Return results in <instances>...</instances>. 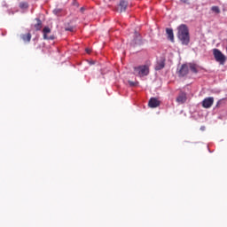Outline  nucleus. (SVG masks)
<instances>
[{
	"instance_id": "obj_4",
	"label": "nucleus",
	"mask_w": 227,
	"mask_h": 227,
	"mask_svg": "<svg viewBox=\"0 0 227 227\" xmlns=\"http://www.w3.org/2000/svg\"><path fill=\"white\" fill-rule=\"evenodd\" d=\"M201 106L202 107H204V109H210V107L214 106V98L213 97L205 98L201 102Z\"/></svg>"
},
{
	"instance_id": "obj_8",
	"label": "nucleus",
	"mask_w": 227,
	"mask_h": 227,
	"mask_svg": "<svg viewBox=\"0 0 227 227\" xmlns=\"http://www.w3.org/2000/svg\"><path fill=\"white\" fill-rule=\"evenodd\" d=\"M166 67V59H161L159 60L155 66V70H162Z\"/></svg>"
},
{
	"instance_id": "obj_19",
	"label": "nucleus",
	"mask_w": 227,
	"mask_h": 227,
	"mask_svg": "<svg viewBox=\"0 0 227 227\" xmlns=\"http://www.w3.org/2000/svg\"><path fill=\"white\" fill-rule=\"evenodd\" d=\"M128 82H129V86H131V87L137 86V82H136L129 81Z\"/></svg>"
},
{
	"instance_id": "obj_11",
	"label": "nucleus",
	"mask_w": 227,
	"mask_h": 227,
	"mask_svg": "<svg viewBox=\"0 0 227 227\" xmlns=\"http://www.w3.org/2000/svg\"><path fill=\"white\" fill-rule=\"evenodd\" d=\"M186 100H187V97L185 96V94H180L176 98V102H178V104H185Z\"/></svg>"
},
{
	"instance_id": "obj_20",
	"label": "nucleus",
	"mask_w": 227,
	"mask_h": 227,
	"mask_svg": "<svg viewBox=\"0 0 227 227\" xmlns=\"http://www.w3.org/2000/svg\"><path fill=\"white\" fill-rule=\"evenodd\" d=\"M86 52H87L88 54H90V52H91V51H90V49H86Z\"/></svg>"
},
{
	"instance_id": "obj_7",
	"label": "nucleus",
	"mask_w": 227,
	"mask_h": 227,
	"mask_svg": "<svg viewBox=\"0 0 227 227\" xmlns=\"http://www.w3.org/2000/svg\"><path fill=\"white\" fill-rule=\"evenodd\" d=\"M43 39L44 40H54V35H49V33H51V28L49 27H44L43 29Z\"/></svg>"
},
{
	"instance_id": "obj_3",
	"label": "nucleus",
	"mask_w": 227,
	"mask_h": 227,
	"mask_svg": "<svg viewBox=\"0 0 227 227\" xmlns=\"http://www.w3.org/2000/svg\"><path fill=\"white\" fill-rule=\"evenodd\" d=\"M213 55H214L215 61L220 63V65H224V63H226V56H224V54H223L221 50L214 49Z\"/></svg>"
},
{
	"instance_id": "obj_15",
	"label": "nucleus",
	"mask_w": 227,
	"mask_h": 227,
	"mask_svg": "<svg viewBox=\"0 0 227 227\" xmlns=\"http://www.w3.org/2000/svg\"><path fill=\"white\" fill-rule=\"evenodd\" d=\"M36 24L34 25V27L36 31H40L42 29V20L40 19H36Z\"/></svg>"
},
{
	"instance_id": "obj_2",
	"label": "nucleus",
	"mask_w": 227,
	"mask_h": 227,
	"mask_svg": "<svg viewBox=\"0 0 227 227\" xmlns=\"http://www.w3.org/2000/svg\"><path fill=\"white\" fill-rule=\"evenodd\" d=\"M150 74V67L148 66H139L134 67V74L137 75L138 77H145Z\"/></svg>"
},
{
	"instance_id": "obj_9",
	"label": "nucleus",
	"mask_w": 227,
	"mask_h": 227,
	"mask_svg": "<svg viewBox=\"0 0 227 227\" xmlns=\"http://www.w3.org/2000/svg\"><path fill=\"white\" fill-rule=\"evenodd\" d=\"M166 33H167L168 40H170V42L174 43L175 42V34H173V29L167 28Z\"/></svg>"
},
{
	"instance_id": "obj_5",
	"label": "nucleus",
	"mask_w": 227,
	"mask_h": 227,
	"mask_svg": "<svg viewBox=\"0 0 227 227\" xmlns=\"http://www.w3.org/2000/svg\"><path fill=\"white\" fill-rule=\"evenodd\" d=\"M177 74L179 77H185L189 74V65L183 64L179 69H177Z\"/></svg>"
},
{
	"instance_id": "obj_12",
	"label": "nucleus",
	"mask_w": 227,
	"mask_h": 227,
	"mask_svg": "<svg viewBox=\"0 0 227 227\" xmlns=\"http://www.w3.org/2000/svg\"><path fill=\"white\" fill-rule=\"evenodd\" d=\"M119 6L121 8V12H125L127 10V6H129V3L125 0H121Z\"/></svg>"
},
{
	"instance_id": "obj_1",
	"label": "nucleus",
	"mask_w": 227,
	"mask_h": 227,
	"mask_svg": "<svg viewBox=\"0 0 227 227\" xmlns=\"http://www.w3.org/2000/svg\"><path fill=\"white\" fill-rule=\"evenodd\" d=\"M177 38L180 40L182 45H187L191 42L189 28L185 24H182L177 27Z\"/></svg>"
},
{
	"instance_id": "obj_18",
	"label": "nucleus",
	"mask_w": 227,
	"mask_h": 227,
	"mask_svg": "<svg viewBox=\"0 0 227 227\" xmlns=\"http://www.w3.org/2000/svg\"><path fill=\"white\" fill-rule=\"evenodd\" d=\"M211 10L215 12V13H221V9H219V6H213L211 8Z\"/></svg>"
},
{
	"instance_id": "obj_16",
	"label": "nucleus",
	"mask_w": 227,
	"mask_h": 227,
	"mask_svg": "<svg viewBox=\"0 0 227 227\" xmlns=\"http://www.w3.org/2000/svg\"><path fill=\"white\" fill-rule=\"evenodd\" d=\"M28 4H27V3H26V2H21L20 4V8H21V10H27V8H28Z\"/></svg>"
},
{
	"instance_id": "obj_17",
	"label": "nucleus",
	"mask_w": 227,
	"mask_h": 227,
	"mask_svg": "<svg viewBox=\"0 0 227 227\" xmlns=\"http://www.w3.org/2000/svg\"><path fill=\"white\" fill-rule=\"evenodd\" d=\"M65 31H70L71 33H74V31H75V27L74 26L66 27Z\"/></svg>"
},
{
	"instance_id": "obj_21",
	"label": "nucleus",
	"mask_w": 227,
	"mask_h": 227,
	"mask_svg": "<svg viewBox=\"0 0 227 227\" xmlns=\"http://www.w3.org/2000/svg\"><path fill=\"white\" fill-rule=\"evenodd\" d=\"M81 12H84V8L83 7L81 8Z\"/></svg>"
},
{
	"instance_id": "obj_10",
	"label": "nucleus",
	"mask_w": 227,
	"mask_h": 227,
	"mask_svg": "<svg viewBox=\"0 0 227 227\" xmlns=\"http://www.w3.org/2000/svg\"><path fill=\"white\" fill-rule=\"evenodd\" d=\"M134 36L135 45H141V43H143V42L141 41V35L137 32H135Z\"/></svg>"
},
{
	"instance_id": "obj_6",
	"label": "nucleus",
	"mask_w": 227,
	"mask_h": 227,
	"mask_svg": "<svg viewBox=\"0 0 227 227\" xmlns=\"http://www.w3.org/2000/svg\"><path fill=\"white\" fill-rule=\"evenodd\" d=\"M148 106L152 109H155V107H159V106H160V101L157 98H151L148 102Z\"/></svg>"
},
{
	"instance_id": "obj_13",
	"label": "nucleus",
	"mask_w": 227,
	"mask_h": 227,
	"mask_svg": "<svg viewBox=\"0 0 227 227\" xmlns=\"http://www.w3.org/2000/svg\"><path fill=\"white\" fill-rule=\"evenodd\" d=\"M188 68H190L191 72H192L193 74H198V65L194 63H189Z\"/></svg>"
},
{
	"instance_id": "obj_14",
	"label": "nucleus",
	"mask_w": 227,
	"mask_h": 227,
	"mask_svg": "<svg viewBox=\"0 0 227 227\" xmlns=\"http://www.w3.org/2000/svg\"><path fill=\"white\" fill-rule=\"evenodd\" d=\"M23 42H31V33L23 34L20 35Z\"/></svg>"
}]
</instances>
